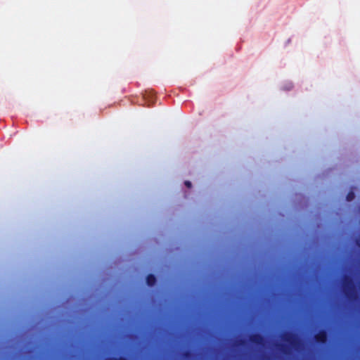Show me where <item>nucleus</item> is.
<instances>
[{
    "instance_id": "nucleus-1",
    "label": "nucleus",
    "mask_w": 360,
    "mask_h": 360,
    "mask_svg": "<svg viewBox=\"0 0 360 360\" xmlns=\"http://www.w3.org/2000/svg\"><path fill=\"white\" fill-rule=\"evenodd\" d=\"M353 281L351 277L346 276L343 281V292L345 297L351 301L356 300L357 295L352 292Z\"/></svg>"
},
{
    "instance_id": "nucleus-2",
    "label": "nucleus",
    "mask_w": 360,
    "mask_h": 360,
    "mask_svg": "<svg viewBox=\"0 0 360 360\" xmlns=\"http://www.w3.org/2000/svg\"><path fill=\"white\" fill-rule=\"evenodd\" d=\"M282 339L283 341L288 343L289 346L295 349H297L300 346V340L297 335L291 332H285L283 336Z\"/></svg>"
},
{
    "instance_id": "nucleus-3",
    "label": "nucleus",
    "mask_w": 360,
    "mask_h": 360,
    "mask_svg": "<svg viewBox=\"0 0 360 360\" xmlns=\"http://www.w3.org/2000/svg\"><path fill=\"white\" fill-rule=\"evenodd\" d=\"M314 340L316 342L321 345H324L328 341V333L326 330L322 329L319 330L315 335H314Z\"/></svg>"
},
{
    "instance_id": "nucleus-4",
    "label": "nucleus",
    "mask_w": 360,
    "mask_h": 360,
    "mask_svg": "<svg viewBox=\"0 0 360 360\" xmlns=\"http://www.w3.org/2000/svg\"><path fill=\"white\" fill-rule=\"evenodd\" d=\"M250 341L256 345H262L264 342V337L259 333H255L250 335Z\"/></svg>"
},
{
    "instance_id": "nucleus-5",
    "label": "nucleus",
    "mask_w": 360,
    "mask_h": 360,
    "mask_svg": "<svg viewBox=\"0 0 360 360\" xmlns=\"http://www.w3.org/2000/svg\"><path fill=\"white\" fill-rule=\"evenodd\" d=\"M156 281H157V279H156V277L154 274H149L146 278V284L150 286V287H152L153 285H155L156 283Z\"/></svg>"
},
{
    "instance_id": "nucleus-6",
    "label": "nucleus",
    "mask_w": 360,
    "mask_h": 360,
    "mask_svg": "<svg viewBox=\"0 0 360 360\" xmlns=\"http://www.w3.org/2000/svg\"><path fill=\"white\" fill-rule=\"evenodd\" d=\"M277 348L283 354H289L290 349L289 347L284 344H278Z\"/></svg>"
},
{
    "instance_id": "nucleus-7",
    "label": "nucleus",
    "mask_w": 360,
    "mask_h": 360,
    "mask_svg": "<svg viewBox=\"0 0 360 360\" xmlns=\"http://www.w3.org/2000/svg\"><path fill=\"white\" fill-rule=\"evenodd\" d=\"M355 241H356V248H360V235L356 238ZM330 248H349V247L347 245H343V246L333 245V246H330Z\"/></svg>"
},
{
    "instance_id": "nucleus-8",
    "label": "nucleus",
    "mask_w": 360,
    "mask_h": 360,
    "mask_svg": "<svg viewBox=\"0 0 360 360\" xmlns=\"http://www.w3.org/2000/svg\"><path fill=\"white\" fill-rule=\"evenodd\" d=\"M354 198V193L352 191H349L346 197L347 200L351 201Z\"/></svg>"
},
{
    "instance_id": "nucleus-9",
    "label": "nucleus",
    "mask_w": 360,
    "mask_h": 360,
    "mask_svg": "<svg viewBox=\"0 0 360 360\" xmlns=\"http://www.w3.org/2000/svg\"><path fill=\"white\" fill-rule=\"evenodd\" d=\"M184 184L188 188H191V186H192L191 182L189 181H185Z\"/></svg>"
},
{
    "instance_id": "nucleus-10",
    "label": "nucleus",
    "mask_w": 360,
    "mask_h": 360,
    "mask_svg": "<svg viewBox=\"0 0 360 360\" xmlns=\"http://www.w3.org/2000/svg\"><path fill=\"white\" fill-rule=\"evenodd\" d=\"M190 354H191L190 352L187 351V352H186L184 353V356L185 357H188V356H190Z\"/></svg>"
},
{
    "instance_id": "nucleus-11",
    "label": "nucleus",
    "mask_w": 360,
    "mask_h": 360,
    "mask_svg": "<svg viewBox=\"0 0 360 360\" xmlns=\"http://www.w3.org/2000/svg\"><path fill=\"white\" fill-rule=\"evenodd\" d=\"M244 342L243 340H240L239 345H243Z\"/></svg>"
},
{
    "instance_id": "nucleus-12",
    "label": "nucleus",
    "mask_w": 360,
    "mask_h": 360,
    "mask_svg": "<svg viewBox=\"0 0 360 360\" xmlns=\"http://www.w3.org/2000/svg\"><path fill=\"white\" fill-rule=\"evenodd\" d=\"M302 248H307L306 246H303ZM307 248H313L312 246H308Z\"/></svg>"
},
{
    "instance_id": "nucleus-13",
    "label": "nucleus",
    "mask_w": 360,
    "mask_h": 360,
    "mask_svg": "<svg viewBox=\"0 0 360 360\" xmlns=\"http://www.w3.org/2000/svg\"><path fill=\"white\" fill-rule=\"evenodd\" d=\"M136 326H138V321H136Z\"/></svg>"
},
{
    "instance_id": "nucleus-14",
    "label": "nucleus",
    "mask_w": 360,
    "mask_h": 360,
    "mask_svg": "<svg viewBox=\"0 0 360 360\" xmlns=\"http://www.w3.org/2000/svg\"><path fill=\"white\" fill-rule=\"evenodd\" d=\"M136 326H138V321H136Z\"/></svg>"
},
{
    "instance_id": "nucleus-15",
    "label": "nucleus",
    "mask_w": 360,
    "mask_h": 360,
    "mask_svg": "<svg viewBox=\"0 0 360 360\" xmlns=\"http://www.w3.org/2000/svg\"><path fill=\"white\" fill-rule=\"evenodd\" d=\"M136 326H138V321H136Z\"/></svg>"
},
{
    "instance_id": "nucleus-16",
    "label": "nucleus",
    "mask_w": 360,
    "mask_h": 360,
    "mask_svg": "<svg viewBox=\"0 0 360 360\" xmlns=\"http://www.w3.org/2000/svg\"><path fill=\"white\" fill-rule=\"evenodd\" d=\"M265 250H268L269 249H268V248H266Z\"/></svg>"
}]
</instances>
